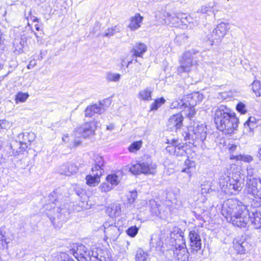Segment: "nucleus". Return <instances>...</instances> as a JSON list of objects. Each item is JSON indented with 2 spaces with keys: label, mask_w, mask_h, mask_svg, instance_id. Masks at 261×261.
<instances>
[{
  "label": "nucleus",
  "mask_w": 261,
  "mask_h": 261,
  "mask_svg": "<svg viewBox=\"0 0 261 261\" xmlns=\"http://www.w3.org/2000/svg\"><path fill=\"white\" fill-rule=\"evenodd\" d=\"M213 31L222 39L227 33V24L225 23H221Z\"/></svg>",
  "instance_id": "cd10ccee"
},
{
  "label": "nucleus",
  "mask_w": 261,
  "mask_h": 261,
  "mask_svg": "<svg viewBox=\"0 0 261 261\" xmlns=\"http://www.w3.org/2000/svg\"><path fill=\"white\" fill-rule=\"evenodd\" d=\"M207 189L208 188H206V187H202L201 188V192L202 194H204V193H207V192H209L208 191H207Z\"/></svg>",
  "instance_id": "69168bd1"
},
{
  "label": "nucleus",
  "mask_w": 261,
  "mask_h": 261,
  "mask_svg": "<svg viewBox=\"0 0 261 261\" xmlns=\"http://www.w3.org/2000/svg\"><path fill=\"white\" fill-rule=\"evenodd\" d=\"M81 143V142L80 141H75L74 142V146H77L78 145H79Z\"/></svg>",
  "instance_id": "774afa93"
},
{
  "label": "nucleus",
  "mask_w": 261,
  "mask_h": 261,
  "mask_svg": "<svg viewBox=\"0 0 261 261\" xmlns=\"http://www.w3.org/2000/svg\"><path fill=\"white\" fill-rule=\"evenodd\" d=\"M172 141L175 145L174 154L177 156H186V152L184 149V146L178 143V141L173 139Z\"/></svg>",
  "instance_id": "bb28decb"
},
{
  "label": "nucleus",
  "mask_w": 261,
  "mask_h": 261,
  "mask_svg": "<svg viewBox=\"0 0 261 261\" xmlns=\"http://www.w3.org/2000/svg\"><path fill=\"white\" fill-rule=\"evenodd\" d=\"M207 41L210 42V45L212 46L213 45L218 44L222 40L218 34L215 33L213 31L211 33L207 36Z\"/></svg>",
  "instance_id": "7c9ffc66"
},
{
  "label": "nucleus",
  "mask_w": 261,
  "mask_h": 261,
  "mask_svg": "<svg viewBox=\"0 0 261 261\" xmlns=\"http://www.w3.org/2000/svg\"><path fill=\"white\" fill-rule=\"evenodd\" d=\"M248 246V243L246 242L240 241L234 244V248L238 253H245Z\"/></svg>",
  "instance_id": "2f4dec72"
},
{
  "label": "nucleus",
  "mask_w": 261,
  "mask_h": 261,
  "mask_svg": "<svg viewBox=\"0 0 261 261\" xmlns=\"http://www.w3.org/2000/svg\"><path fill=\"white\" fill-rule=\"evenodd\" d=\"M207 136V128L205 125L201 124L194 127L193 130L189 131L185 138L189 140V143L194 144V141L203 142Z\"/></svg>",
  "instance_id": "0eeeda50"
},
{
  "label": "nucleus",
  "mask_w": 261,
  "mask_h": 261,
  "mask_svg": "<svg viewBox=\"0 0 261 261\" xmlns=\"http://www.w3.org/2000/svg\"><path fill=\"white\" fill-rule=\"evenodd\" d=\"M249 210L246 208L241 214H238V216L231 217L228 220L231 221L233 225L245 227L249 222Z\"/></svg>",
  "instance_id": "2eb2a0df"
},
{
  "label": "nucleus",
  "mask_w": 261,
  "mask_h": 261,
  "mask_svg": "<svg viewBox=\"0 0 261 261\" xmlns=\"http://www.w3.org/2000/svg\"><path fill=\"white\" fill-rule=\"evenodd\" d=\"M100 28V24L99 22L96 23L94 27L93 30L92 31V33L95 34L96 31L99 30Z\"/></svg>",
  "instance_id": "680f3d73"
},
{
  "label": "nucleus",
  "mask_w": 261,
  "mask_h": 261,
  "mask_svg": "<svg viewBox=\"0 0 261 261\" xmlns=\"http://www.w3.org/2000/svg\"><path fill=\"white\" fill-rule=\"evenodd\" d=\"M219 184L221 190L229 195H236L241 191L244 182L238 174H232L227 175L222 174L219 179Z\"/></svg>",
  "instance_id": "f03ea898"
},
{
  "label": "nucleus",
  "mask_w": 261,
  "mask_h": 261,
  "mask_svg": "<svg viewBox=\"0 0 261 261\" xmlns=\"http://www.w3.org/2000/svg\"><path fill=\"white\" fill-rule=\"evenodd\" d=\"M143 17L140 14H136L134 17L130 18V23L128 27L132 31H135L138 29L140 27V23L143 20Z\"/></svg>",
  "instance_id": "a878e982"
},
{
  "label": "nucleus",
  "mask_w": 261,
  "mask_h": 261,
  "mask_svg": "<svg viewBox=\"0 0 261 261\" xmlns=\"http://www.w3.org/2000/svg\"><path fill=\"white\" fill-rule=\"evenodd\" d=\"M70 253L79 261H92V250H88V248L84 246H79L76 249H73L70 250Z\"/></svg>",
  "instance_id": "f8f14e48"
},
{
  "label": "nucleus",
  "mask_w": 261,
  "mask_h": 261,
  "mask_svg": "<svg viewBox=\"0 0 261 261\" xmlns=\"http://www.w3.org/2000/svg\"><path fill=\"white\" fill-rule=\"evenodd\" d=\"M180 65L177 68V73L181 74L184 72H189L194 65L193 57L191 51H186L179 60Z\"/></svg>",
  "instance_id": "9d476101"
},
{
  "label": "nucleus",
  "mask_w": 261,
  "mask_h": 261,
  "mask_svg": "<svg viewBox=\"0 0 261 261\" xmlns=\"http://www.w3.org/2000/svg\"><path fill=\"white\" fill-rule=\"evenodd\" d=\"M214 121L217 128L225 134L233 133L238 125V119L226 106L221 105L215 111Z\"/></svg>",
  "instance_id": "f257e3e1"
},
{
  "label": "nucleus",
  "mask_w": 261,
  "mask_h": 261,
  "mask_svg": "<svg viewBox=\"0 0 261 261\" xmlns=\"http://www.w3.org/2000/svg\"><path fill=\"white\" fill-rule=\"evenodd\" d=\"M49 201L51 202L46 204L45 206L46 215L53 224L55 223L56 217L59 221H64L66 214L69 213L68 211V208L65 204H64L62 207L61 206L56 207L57 204L55 203V201L57 202L58 198L57 190L51 192L49 195Z\"/></svg>",
  "instance_id": "7ed1b4c3"
},
{
  "label": "nucleus",
  "mask_w": 261,
  "mask_h": 261,
  "mask_svg": "<svg viewBox=\"0 0 261 261\" xmlns=\"http://www.w3.org/2000/svg\"><path fill=\"white\" fill-rule=\"evenodd\" d=\"M258 156L259 160L261 161V147L258 149Z\"/></svg>",
  "instance_id": "338daca9"
},
{
  "label": "nucleus",
  "mask_w": 261,
  "mask_h": 261,
  "mask_svg": "<svg viewBox=\"0 0 261 261\" xmlns=\"http://www.w3.org/2000/svg\"><path fill=\"white\" fill-rule=\"evenodd\" d=\"M257 173L256 169L251 165H249L247 167V176H246V184L245 187V191L248 193V186L249 181L253 180V179L258 180L257 182L259 183L261 180V178L255 177Z\"/></svg>",
  "instance_id": "5701e85b"
},
{
  "label": "nucleus",
  "mask_w": 261,
  "mask_h": 261,
  "mask_svg": "<svg viewBox=\"0 0 261 261\" xmlns=\"http://www.w3.org/2000/svg\"><path fill=\"white\" fill-rule=\"evenodd\" d=\"M261 88V84L259 81H254L252 84V89L255 94Z\"/></svg>",
  "instance_id": "6e6d98bb"
},
{
  "label": "nucleus",
  "mask_w": 261,
  "mask_h": 261,
  "mask_svg": "<svg viewBox=\"0 0 261 261\" xmlns=\"http://www.w3.org/2000/svg\"><path fill=\"white\" fill-rule=\"evenodd\" d=\"M15 39L20 40L21 41V44L23 47L24 46V45L26 42V37L25 36L22 35L20 38H16Z\"/></svg>",
  "instance_id": "052dcab7"
},
{
  "label": "nucleus",
  "mask_w": 261,
  "mask_h": 261,
  "mask_svg": "<svg viewBox=\"0 0 261 261\" xmlns=\"http://www.w3.org/2000/svg\"><path fill=\"white\" fill-rule=\"evenodd\" d=\"M142 145L141 141H137L133 143L129 147L128 149L130 152H134L136 150H138Z\"/></svg>",
  "instance_id": "09e8293b"
},
{
  "label": "nucleus",
  "mask_w": 261,
  "mask_h": 261,
  "mask_svg": "<svg viewBox=\"0 0 261 261\" xmlns=\"http://www.w3.org/2000/svg\"><path fill=\"white\" fill-rule=\"evenodd\" d=\"M258 180L249 181L248 186V193L247 194L252 196L256 199V202L258 204H261V180L259 183L257 182Z\"/></svg>",
  "instance_id": "4468645a"
},
{
  "label": "nucleus",
  "mask_w": 261,
  "mask_h": 261,
  "mask_svg": "<svg viewBox=\"0 0 261 261\" xmlns=\"http://www.w3.org/2000/svg\"><path fill=\"white\" fill-rule=\"evenodd\" d=\"M33 134L21 133L18 136L19 141H14L11 144L10 148L12 155L16 156L23 152L27 148L29 145H30L31 140L29 137Z\"/></svg>",
  "instance_id": "423d86ee"
},
{
  "label": "nucleus",
  "mask_w": 261,
  "mask_h": 261,
  "mask_svg": "<svg viewBox=\"0 0 261 261\" xmlns=\"http://www.w3.org/2000/svg\"><path fill=\"white\" fill-rule=\"evenodd\" d=\"M156 165L151 161L148 160L137 163L129 168V171L134 174L154 175L156 172Z\"/></svg>",
  "instance_id": "39448f33"
},
{
  "label": "nucleus",
  "mask_w": 261,
  "mask_h": 261,
  "mask_svg": "<svg viewBox=\"0 0 261 261\" xmlns=\"http://www.w3.org/2000/svg\"><path fill=\"white\" fill-rule=\"evenodd\" d=\"M106 237L108 239L115 240L119 235V229L115 225L106 222L103 224Z\"/></svg>",
  "instance_id": "aec40b11"
},
{
  "label": "nucleus",
  "mask_w": 261,
  "mask_h": 261,
  "mask_svg": "<svg viewBox=\"0 0 261 261\" xmlns=\"http://www.w3.org/2000/svg\"><path fill=\"white\" fill-rule=\"evenodd\" d=\"M191 252L193 253L201 250V240L198 230H191L189 234Z\"/></svg>",
  "instance_id": "dca6fc26"
},
{
  "label": "nucleus",
  "mask_w": 261,
  "mask_h": 261,
  "mask_svg": "<svg viewBox=\"0 0 261 261\" xmlns=\"http://www.w3.org/2000/svg\"><path fill=\"white\" fill-rule=\"evenodd\" d=\"M149 207L151 212L154 216H158L161 213V205L158 204L157 202L154 200L149 201Z\"/></svg>",
  "instance_id": "473e14b6"
},
{
  "label": "nucleus",
  "mask_w": 261,
  "mask_h": 261,
  "mask_svg": "<svg viewBox=\"0 0 261 261\" xmlns=\"http://www.w3.org/2000/svg\"><path fill=\"white\" fill-rule=\"evenodd\" d=\"M121 31V27L119 25H117L111 28L108 29L104 34L103 36L108 38L113 36L116 33H119Z\"/></svg>",
  "instance_id": "c9c22d12"
},
{
  "label": "nucleus",
  "mask_w": 261,
  "mask_h": 261,
  "mask_svg": "<svg viewBox=\"0 0 261 261\" xmlns=\"http://www.w3.org/2000/svg\"><path fill=\"white\" fill-rule=\"evenodd\" d=\"M78 168L72 163H67L62 165L59 168V172L61 174L70 176L77 172Z\"/></svg>",
  "instance_id": "4be33fe9"
},
{
  "label": "nucleus",
  "mask_w": 261,
  "mask_h": 261,
  "mask_svg": "<svg viewBox=\"0 0 261 261\" xmlns=\"http://www.w3.org/2000/svg\"><path fill=\"white\" fill-rule=\"evenodd\" d=\"M106 108L102 102L89 106L85 110V116L92 117L95 114H101L106 111Z\"/></svg>",
  "instance_id": "f3484780"
},
{
  "label": "nucleus",
  "mask_w": 261,
  "mask_h": 261,
  "mask_svg": "<svg viewBox=\"0 0 261 261\" xmlns=\"http://www.w3.org/2000/svg\"><path fill=\"white\" fill-rule=\"evenodd\" d=\"M147 50L146 45L142 43H136L132 48L131 53L133 56L142 57V55Z\"/></svg>",
  "instance_id": "393cba45"
},
{
  "label": "nucleus",
  "mask_w": 261,
  "mask_h": 261,
  "mask_svg": "<svg viewBox=\"0 0 261 261\" xmlns=\"http://www.w3.org/2000/svg\"><path fill=\"white\" fill-rule=\"evenodd\" d=\"M7 244L3 229L0 227V248L3 249Z\"/></svg>",
  "instance_id": "8fccbe9b"
},
{
  "label": "nucleus",
  "mask_w": 261,
  "mask_h": 261,
  "mask_svg": "<svg viewBox=\"0 0 261 261\" xmlns=\"http://www.w3.org/2000/svg\"><path fill=\"white\" fill-rule=\"evenodd\" d=\"M155 18L159 22L162 23L171 24L172 26H176L178 24L177 13L171 14L166 12L159 11L156 13Z\"/></svg>",
  "instance_id": "ddd939ff"
},
{
  "label": "nucleus",
  "mask_w": 261,
  "mask_h": 261,
  "mask_svg": "<svg viewBox=\"0 0 261 261\" xmlns=\"http://www.w3.org/2000/svg\"><path fill=\"white\" fill-rule=\"evenodd\" d=\"M12 123L6 119L1 120L0 129H6L11 126Z\"/></svg>",
  "instance_id": "603ef678"
},
{
  "label": "nucleus",
  "mask_w": 261,
  "mask_h": 261,
  "mask_svg": "<svg viewBox=\"0 0 261 261\" xmlns=\"http://www.w3.org/2000/svg\"><path fill=\"white\" fill-rule=\"evenodd\" d=\"M99 188L101 192H107L110 191L113 187L110 185L109 182H103L100 185Z\"/></svg>",
  "instance_id": "3c124183"
},
{
  "label": "nucleus",
  "mask_w": 261,
  "mask_h": 261,
  "mask_svg": "<svg viewBox=\"0 0 261 261\" xmlns=\"http://www.w3.org/2000/svg\"><path fill=\"white\" fill-rule=\"evenodd\" d=\"M249 221L255 229L261 228V205L253 202L249 209Z\"/></svg>",
  "instance_id": "1a4fd4ad"
},
{
  "label": "nucleus",
  "mask_w": 261,
  "mask_h": 261,
  "mask_svg": "<svg viewBox=\"0 0 261 261\" xmlns=\"http://www.w3.org/2000/svg\"><path fill=\"white\" fill-rule=\"evenodd\" d=\"M247 208L243 203L236 199L231 198L226 200L222 205V213L227 220L238 216V214Z\"/></svg>",
  "instance_id": "20e7f679"
},
{
  "label": "nucleus",
  "mask_w": 261,
  "mask_h": 261,
  "mask_svg": "<svg viewBox=\"0 0 261 261\" xmlns=\"http://www.w3.org/2000/svg\"><path fill=\"white\" fill-rule=\"evenodd\" d=\"M174 254L179 261H188L189 257V253L186 247L185 243L181 245L175 246L173 251Z\"/></svg>",
  "instance_id": "a211bd4d"
},
{
  "label": "nucleus",
  "mask_w": 261,
  "mask_h": 261,
  "mask_svg": "<svg viewBox=\"0 0 261 261\" xmlns=\"http://www.w3.org/2000/svg\"><path fill=\"white\" fill-rule=\"evenodd\" d=\"M108 182L110 183L111 186H115L118 184L120 181V179L118 176L115 174H112L108 175L106 178Z\"/></svg>",
  "instance_id": "58836bf2"
},
{
  "label": "nucleus",
  "mask_w": 261,
  "mask_h": 261,
  "mask_svg": "<svg viewBox=\"0 0 261 261\" xmlns=\"http://www.w3.org/2000/svg\"><path fill=\"white\" fill-rule=\"evenodd\" d=\"M165 102L163 97L155 100V101L150 106V111H155L158 110Z\"/></svg>",
  "instance_id": "37998d69"
},
{
  "label": "nucleus",
  "mask_w": 261,
  "mask_h": 261,
  "mask_svg": "<svg viewBox=\"0 0 261 261\" xmlns=\"http://www.w3.org/2000/svg\"><path fill=\"white\" fill-rule=\"evenodd\" d=\"M137 197V193L136 191L129 192L127 195V200L129 204H133Z\"/></svg>",
  "instance_id": "49530a36"
},
{
  "label": "nucleus",
  "mask_w": 261,
  "mask_h": 261,
  "mask_svg": "<svg viewBox=\"0 0 261 261\" xmlns=\"http://www.w3.org/2000/svg\"><path fill=\"white\" fill-rule=\"evenodd\" d=\"M92 255V261H111L107 251L100 248H93Z\"/></svg>",
  "instance_id": "412c9836"
},
{
  "label": "nucleus",
  "mask_w": 261,
  "mask_h": 261,
  "mask_svg": "<svg viewBox=\"0 0 261 261\" xmlns=\"http://www.w3.org/2000/svg\"><path fill=\"white\" fill-rule=\"evenodd\" d=\"M171 145L166 147V150L170 154H174L175 145L173 144L172 140H171Z\"/></svg>",
  "instance_id": "4d7b16f0"
},
{
  "label": "nucleus",
  "mask_w": 261,
  "mask_h": 261,
  "mask_svg": "<svg viewBox=\"0 0 261 261\" xmlns=\"http://www.w3.org/2000/svg\"><path fill=\"white\" fill-rule=\"evenodd\" d=\"M237 148V145L234 144H231L229 147V150L230 152H232L236 150Z\"/></svg>",
  "instance_id": "e2e57ef3"
},
{
  "label": "nucleus",
  "mask_w": 261,
  "mask_h": 261,
  "mask_svg": "<svg viewBox=\"0 0 261 261\" xmlns=\"http://www.w3.org/2000/svg\"><path fill=\"white\" fill-rule=\"evenodd\" d=\"M121 75L119 73L109 71L106 74V80L109 82H118L119 81Z\"/></svg>",
  "instance_id": "e433bc0d"
},
{
  "label": "nucleus",
  "mask_w": 261,
  "mask_h": 261,
  "mask_svg": "<svg viewBox=\"0 0 261 261\" xmlns=\"http://www.w3.org/2000/svg\"><path fill=\"white\" fill-rule=\"evenodd\" d=\"M91 174L88 175L86 177V183L90 186H96L100 182V177L102 174H99L98 172L91 170Z\"/></svg>",
  "instance_id": "b1692460"
},
{
  "label": "nucleus",
  "mask_w": 261,
  "mask_h": 261,
  "mask_svg": "<svg viewBox=\"0 0 261 261\" xmlns=\"http://www.w3.org/2000/svg\"><path fill=\"white\" fill-rule=\"evenodd\" d=\"M21 40L19 39H15L14 41L13 44L15 47V51H17L18 53H21L23 51V47L21 44Z\"/></svg>",
  "instance_id": "de8ad7c7"
},
{
  "label": "nucleus",
  "mask_w": 261,
  "mask_h": 261,
  "mask_svg": "<svg viewBox=\"0 0 261 261\" xmlns=\"http://www.w3.org/2000/svg\"><path fill=\"white\" fill-rule=\"evenodd\" d=\"M114 128H115V125L113 123H111L109 125H107V130H112L113 129H114Z\"/></svg>",
  "instance_id": "0e129e2a"
},
{
  "label": "nucleus",
  "mask_w": 261,
  "mask_h": 261,
  "mask_svg": "<svg viewBox=\"0 0 261 261\" xmlns=\"http://www.w3.org/2000/svg\"><path fill=\"white\" fill-rule=\"evenodd\" d=\"M190 106V107H185L184 109H187L188 110L189 113H188L187 115L190 119H191L193 117H194V116L196 113V111H195V109H194V107L195 106Z\"/></svg>",
  "instance_id": "5fc2aeb1"
},
{
  "label": "nucleus",
  "mask_w": 261,
  "mask_h": 261,
  "mask_svg": "<svg viewBox=\"0 0 261 261\" xmlns=\"http://www.w3.org/2000/svg\"><path fill=\"white\" fill-rule=\"evenodd\" d=\"M29 97V94L27 93L19 92L15 97L16 103L19 102H24Z\"/></svg>",
  "instance_id": "c03bdc74"
},
{
  "label": "nucleus",
  "mask_w": 261,
  "mask_h": 261,
  "mask_svg": "<svg viewBox=\"0 0 261 261\" xmlns=\"http://www.w3.org/2000/svg\"><path fill=\"white\" fill-rule=\"evenodd\" d=\"M230 159H236L237 161H241L247 163H250L253 160V157L250 155L248 154H239L238 155H232L230 156Z\"/></svg>",
  "instance_id": "4c0bfd02"
},
{
  "label": "nucleus",
  "mask_w": 261,
  "mask_h": 261,
  "mask_svg": "<svg viewBox=\"0 0 261 261\" xmlns=\"http://www.w3.org/2000/svg\"><path fill=\"white\" fill-rule=\"evenodd\" d=\"M185 165L186 167L182 169V172L190 174L194 167V162L187 159L185 162Z\"/></svg>",
  "instance_id": "79ce46f5"
},
{
  "label": "nucleus",
  "mask_w": 261,
  "mask_h": 261,
  "mask_svg": "<svg viewBox=\"0 0 261 261\" xmlns=\"http://www.w3.org/2000/svg\"><path fill=\"white\" fill-rule=\"evenodd\" d=\"M37 65L36 61L35 60H31L27 66L28 69L34 68Z\"/></svg>",
  "instance_id": "bf43d9fd"
},
{
  "label": "nucleus",
  "mask_w": 261,
  "mask_h": 261,
  "mask_svg": "<svg viewBox=\"0 0 261 261\" xmlns=\"http://www.w3.org/2000/svg\"><path fill=\"white\" fill-rule=\"evenodd\" d=\"M197 13L207 14L208 15L213 14L215 15L213 7L210 6H202L198 10Z\"/></svg>",
  "instance_id": "ea45409f"
},
{
  "label": "nucleus",
  "mask_w": 261,
  "mask_h": 261,
  "mask_svg": "<svg viewBox=\"0 0 261 261\" xmlns=\"http://www.w3.org/2000/svg\"><path fill=\"white\" fill-rule=\"evenodd\" d=\"M256 127V120L254 117H250L244 123L245 131L251 132Z\"/></svg>",
  "instance_id": "c756f323"
},
{
  "label": "nucleus",
  "mask_w": 261,
  "mask_h": 261,
  "mask_svg": "<svg viewBox=\"0 0 261 261\" xmlns=\"http://www.w3.org/2000/svg\"><path fill=\"white\" fill-rule=\"evenodd\" d=\"M236 109L238 112L242 114H245L247 111L245 105L242 102H239L238 103Z\"/></svg>",
  "instance_id": "864d4df0"
},
{
  "label": "nucleus",
  "mask_w": 261,
  "mask_h": 261,
  "mask_svg": "<svg viewBox=\"0 0 261 261\" xmlns=\"http://www.w3.org/2000/svg\"><path fill=\"white\" fill-rule=\"evenodd\" d=\"M99 122L93 120V121L84 123L77 128L76 131L81 134L84 138L90 137L95 134V131L98 127Z\"/></svg>",
  "instance_id": "9b49d317"
},
{
  "label": "nucleus",
  "mask_w": 261,
  "mask_h": 261,
  "mask_svg": "<svg viewBox=\"0 0 261 261\" xmlns=\"http://www.w3.org/2000/svg\"><path fill=\"white\" fill-rule=\"evenodd\" d=\"M150 245L151 247L157 248L162 246L163 242L158 234H153L151 237Z\"/></svg>",
  "instance_id": "f704fd0d"
},
{
  "label": "nucleus",
  "mask_w": 261,
  "mask_h": 261,
  "mask_svg": "<svg viewBox=\"0 0 261 261\" xmlns=\"http://www.w3.org/2000/svg\"><path fill=\"white\" fill-rule=\"evenodd\" d=\"M136 261H148V254L141 248L137 250L135 256Z\"/></svg>",
  "instance_id": "72a5a7b5"
},
{
  "label": "nucleus",
  "mask_w": 261,
  "mask_h": 261,
  "mask_svg": "<svg viewBox=\"0 0 261 261\" xmlns=\"http://www.w3.org/2000/svg\"><path fill=\"white\" fill-rule=\"evenodd\" d=\"M138 230L139 228L136 226H133L127 229L126 233L129 236L134 237L138 233Z\"/></svg>",
  "instance_id": "a18cd8bd"
},
{
  "label": "nucleus",
  "mask_w": 261,
  "mask_h": 261,
  "mask_svg": "<svg viewBox=\"0 0 261 261\" xmlns=\"http://www.w3.org/2000/svg\"><path fill=\"white\" fill-rule=\"evenodd\" d=\"M151 91L148 88L140 91L139 97L144 100H151Z\"/></svg>",
  "instance_id": "a19ab883"
},
{
  "label": "nucleus",
  "mask_w": 261,
  "mask_h": 261,
  "mask_svg": "<svg viewBox=\"0 0 261 261\" xmlns=\"http://www.w3.org/2000/svg\"><path fill=\"white\" fill-rule=\"evenodd\" d=\"M103 166V160L102 157L98 156L96 158L95 160V164L94 166L92 168L91 170H93L99 173V174H102L104 170L102 168Z\"/></svg>",
  "instance_id": "c85d7f7f"
},
{
  "label": "nucleus",
  "mask_w": 261,
  "mask_h": 261,
  "mask_svg": "<svg viewBox=\"0 0 261 261\" xmlns=\"http://www.w3.org/2000/svg\"><path fill=\"white\" fill-rule=\"evenodd\" d=\"M183 117L178 113L170 117L167 122L168 128L171 130L180 128L182 125Z\"/></svg>",
  "instance_id": "6ab92c4d"
},
{
  "label": "nucleus",
  "mask_w": 261,
  "mask_h": 261,
  "mask_svg": "<svg viewBox=\"0 0 261 261\" xmlns=\"http://www.w3.org/2000/svg\"><path fill=\"white\" fill-rule=\"evenodd\" d=\"M177 18L178 24L180 22L181 23H185L184 19H186V17L185 16V14L181 13H177Z\"/></svg>",
  "instance_id": "13d9d810"
},
{
  "label": "nucleus",
  "mask_w": 261,
  "mask_h": 261,
  "mask_svg": "<svg viewBox=\"0 0 261 261\" xmlns=\"http://www.w3.org/2000/svg\"><path fill=\"white\" fill-rule=\"evenodd\" d=\"M203 98V95L198 92H195L187 95L183 99L179 101H173L171 104L172 108L182 109L189 106H196L197 103L200 102Z\"/></svg>",
  "instance_id": "6e6552de"
}]
</instances>
